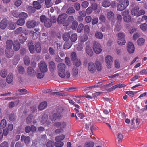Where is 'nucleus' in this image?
<instances>
[{
  "label": "nucleus",
  "instance_id": "nucleus-38",
  "mask_svg": "<svg viewBox=\"0 0 147 147\" xmlns=\"http://www.w3.org/2000/svg\"><path fill=\"white\" fill-rule=\"evenodd\" d=\"M19 16L20 18L23 19L25 20L28 17V15L27 13L22 12L20 13L19 14Z\"/></svg>",
  "mask_w": 147,
  "mask_h": 147
},
{
  "label": "nucleus",
  "instance_id": "nucleus-35",
  "mask_svg": "<svg viewBox=\"0 0 147 147\" xmlns=\"http://www.w3.org/2000/svg\"><path fill=\"white\" fill-rule=\"evenodd\" d=\"M95 36L96 38L99 39H102L103 38V34L100 32H96L95 33Z\"/></svg>",
  "mask_w": 147,
  "mask_h": 147
},
{
  "label": "nucleus",
  "instance_id": "nucleus-56",
  "mask_svg": "<svg viewBox=\"0 0 147 147\" xmlns=\"http://www.w3.org/2000/svg\"><path fill=\"white\" fill-rule=\"evenodd\" d=\"M9 120L11 121H13L15 119V115L14 113H11L9 116Z\"/></svg>",
  "mask_w": 147,
  "mask_h": 147
},
{
  "label": "nucleus",
  "instance_id": "nucleus-21",
  "mask_svg": "<svg viewBox=\"0 0 147 147\" xmlns=\"http://www.w3.org/2000/svg\"><path fill=\"white\" fill-rule=\"evenodd\" d=\"M6 50L11 49L13 44L12 41L11 40H7L6 41Z\"/></svg>",
  "mask_w": 147,
  "mask_h": 147
},
{
  "label": "nucleus",
  "instance_id": "nucleus-45",
  "mask_svg": "<svg viewBox=\"0 0 147 147\" xmlns=\"http://www.w3.org/2000/svg\"><path fill=\"white\" fill-rule=\"evenodd\" d=\"M33 117V115L31 114H30L28 116L26 119V122L27 124H29L31 122Z\"/></svg>",
  "mask_w": 147,
  "mask_h": 147
},
{
  "label": "nucleus",
  "instance_id": "nucleus-6",
  "mask_svg": "<svg viewBox=\"0 0 147 147\" xmlns=\"http://www.w3.org/2000/svg\"><path fill=\"white\" fill-rule=\"evenodd\" d=\"M129 10L127 9L121 12V15L123 17L124 21L127 23L130 22L131 20V16L129 14Z\"/></svg>",
  "mask_w": 147,
  "mask_h": 147
},
{
  "label": "nucleus",
  "instance_id": "nucleus-63",
  "mask_svg": "<svg viewBox=\"0 0 147 147\" xmlns=\"http://www.w3.org/2000/svg\"><path fill=\"white\" fill-rule=\"evenodd\" d=\"M140 28L143 31H145L147 29V24L145 23L142 24L140 26Z\"/></svg>",
  "mask_w": 147,
  "mask_h": 147
},
{
  "label": "nucleus",
  "instance_id": "nucleus-64",
  "mask_svg": "<svg viewBox=\"0 0 147 147\" xmlns=\"http://www.w3.org/2000/svg\"><path fill=\"white\" fill-rule=\"evenodd\" d=\"M0 147H9V144L6 141H4L0 144Z\"/></svg>",
  "mask_w": 147,
  "mask_h": 147
},
{
  "label": "nucleus",
  "instance_id": "nucleus-30",
  "mask_svg": "<svg viewBox=\"0 0 147 147\" xmlns=\"http://www.w3.org/2000/svg\"><path fill=\"white\" fill-rule=\"evenodd\" d=\"M145 40L143 38H140L138 39L137 41V43L138 46H141L144 43Z\"/></svg>",
  "mask_w": 147,
  "mask_h": 147
},
{
  "label": "nucleus",
  "instance_id": "nucleus-17",
  "mask_svg": "<svg viewBox=\"0 0 147 147\" xmlns=\"http://www.w3.org/2000/svg\"><path fill=\"white\" fill-rule=\"evenodd\" d=\"M139 9V7L138 6H135L132 9L131 11V14L132 15L136 16L137 17V15L138 14V11Z\"/></svg>",
  "mask_w": 147,
  "mask_h": 147
},
{
  "label": "nucleus",
  "instance_id": "nucleus-9",
  "mask_svg": "<svg viewBox=\"0 0 147 147\" xmlns=\"http://www.w3.org/2000/svg\"><path fill=\"white\" fill-rule=\"evenodd\" d=\"M38 67L40 71L45 73L47 71V68L46 63L44 61H41L38 64Z\"/></svg>",
  "mask_w": 147,
  "mask_h": 147
},
{
  "label": "nucleus",
  "instance_id": "nucleus-48",
  "mask_svg": "<svg viewBox=\"0 0 147 147\" xmlns=\"http://www.w3.org/2000/svg\"><path fill=\"white\" fill-rule=\"evenodd\" d=\"M34 71V70L31 67H29L27 69V73L30 75H32Z\"/></svg>",
  "mask_w": 147,
  "mask_h": 147
},
{
  "label": "nucleus",
  "instance_id": "nucleus-37",
  "mask_svg": "<svg viewBox=\"0 0 147 147\" xmlns=\"http://www.w3.org/2000/svg\"><path fill=\"white\" fill-rule=\"evenodd\" d=\"M24 61L26 65H28L30 63V58L28 56H26L24 58Z\"/></svg>",
  "mask_w": 147,
  "mask_h": 147
},
{
  "label": "nucleus",
  "instance_id": "nucleus-49",
  "mask_svg": "<svg viewBox=\"0 0 147 147\" xmlns=\"http://www.w3.org/2000/svg\"><path fill=\"white\" fill-rule=\"evenodd\" d=\"M84 28V25L82 23H80L78 26L77 32L78 33H80L83 30Z\"/></svg>",
  "mask_w": 147,
  "mask_h": 147
},
{
  "label": "nucleus",
  "instance_id": "nucleus-47",
  "mask_svg": "<svg viewBox=\"0 0 147 147\" xmlns=\"http://www.w3.org/2000/svg\"><path fill=\"white\" fill-rule=\"evenodd\" d=\"M95 63L97 70L98 71H101L102 69V67L100 62L99 61H97Z\"/></svg>",
  "mask_w": 147,
  "mask_h": 147
},
{
  "label": "nucleus",
  "instance_id": "nucleus-22",
  "mask_svg": "<svg viewBox=\"0 0 147 147\" xmlns=\"http://www.w3.org/2000/svg\"><path fill=\"white\" fill-rule=\"evenodd\" d=\"M71 33V31L68 33H64L62 36L63 39L65 41L68 42L70 38V34Z\"/></svg>",
  "mask_w": 147,
  "mask_h": 147
},
{
  "label": "nucleus",
  "instance_id": "nucleus-54",
  "mask_svg": "<svg viewBox=\"0 0 147 147\" xmlns=\"http://www.w3.org/2000/svg\"><path fill=\"white\" fill-rule=\"evenodd\" d=\"M117 43L118 45H124L125 43V41L124 39H118L117 40Z\"/></svg>",
  "mask_w": 147,
  "mask_h": 147
},
{
  "label": "nucleus",
  "instance_id": "nucleus-5",
  "mask_svg": "<svg viewBox=\"0 0 147 147\" xmlns=\"http://www.w3.org/2000/svg\"><path fill=\"white\" fill-rule=\"evenodd\" d=\"M40 20L42 23H44V25L46 28H49L52 25L50 19L47 18L45 15H42L40 16Z\"/></svg>",
  "mask_w": 147,
  "mask_h": 147
},
{
  "label": "nucleus",
  "instance_id": "nucleus-25",
  "mask_svg": "<svg viewBox=\"0 0 147 147\" xmlns=\"http://www.w3.org/2000/svg\"><path fill=\"white\" fill-rule=\"evenodd\" d=\"M26 36H24L23 34L20 35L19 37V42L21 44H23L27 40V38Z\"/></svg>",
  "mask_w": 147,
  "mask_h": 147
},
{
  "label": "nucleus",
  "instance_id": "nucleus-32",
  "mask_svg": "<svg viewBox=\"0 0 147 147\" xmlns=\"http://www.w3.org/2000/svg\"><path fill=\"white\" fill-rule=\"evenodd\" d=\"M49 68L51 71H53L55 69V65L53 61H51L49 62Z\"/></svg>",
  "mask_w": 147,
  "mask_h": 147
},
{
  "label": "nucleus",
  "instance_id": "nucleus-12",
  "mask_svg": "<svg viewBox=\"0 0 147 147\" xmlns=\"http://www.w3.org/2000/svg\"><path fill=\"white\" fill-rule=\"evenodd\" d=\"M107 66L108 68H110L113 62V58L110 55H108L105 58Z\"/></svg>",
  "mask_w": 147,
  "mask_h": 147
},
{
  "label": "nucleus",
  "instance_id": "nucleus-19",
  "mask_svg": "<svg viewBox=\"0 0 147 147\" xmlns=\"http://www.w3.org/2000/svg\"><path fill=\"white\" fill-rule=\"evenodd\" d=\"M20 42L18 40H16L13 42V49L16 51H18L20 47Z\"/></svg>",
  "mask_w": 147,
  "mask_h": 147
},
{
  "label": "nucleus",
  "instance_id": "nucleus-8",
  "mask_svg": "<svg viewBox=\"0 0 147 147\" xmlns=\"http://www.w3.org/2000/svg\"><path fill=\"white\" fill-rule=\"evenodd\" d=\"M22 33H24L25 35H26L28 34V31L25 28L19 27L14 31V33L16 35L21 34Z\"/></svg>",
  "mask_w": 147,
  "mask_h": 147
},
{
  "label": "nucleus",
  "instance_id": "nucleus-61",
  "mask_svg": "<svg viewBox=\"0 0 147 147\" xmlns=\"http://www.w3.org/2000/svg\"><path fill=\"white\" fill-rule=\"evenodd\" d=\"M92 7H89L86 10V13L87 14L90 15L92 12Z\"/></svg>",
  "mask_w": 147,
  "mask_h": 147
},
{
  "label": "nucleus",
  "instance_id": "nucleus-46",
  "mask_svg": "<svg viewBox=\"0 0 147 147\" xmlns=\"http://www.w3.org/2000/svg\"><path fill=\"white\" fill-rule=\"evenodd\" d=\"M75 11L73 7H71L68 8L66 11L67 14H70L72 13H74Z\"/></svg>",
  "mask_w": 147,
  "mask_h": 147
},
{
  "label": "nucleus",
  "instance_id": "nucleus-1",
  "mask_svg": "<svg viewBox=\"0 0 147 147\" xmlns=\"http://www.w3.org/2000/svg\"><path fill=\"white\" fill-rule=\"evenodd\" d=\"M34 45L35 46L32 40L29 41L28 45V50L30 53L32 54L35 53V51L37 53H39L41 51V47L39 42H37Z\"/></svg>",
  "mask_w": 147,
  "mask_h": 147
},
{
  "label": "nucleus",
  "instance_id": "nucleus-52",
  "mask_svg": "<svg viewBox=\"0 0 147 147\" xmlns=\"http://www.w3.org/2000/svg\"><path fill=\"white\" fill-rule=\"evenodd\" d=\"M65 62L68 66H70L71 65V63L70 62V59L69 57H66L65 59Z\"/></svg>",
  "mask_w": 147,
  "mask_h": 147
},
{
  "label": "nucleus",
  "instance_id": "nucleus-40",
  "mask_svg": "<svg viewBox=\"0 0 147 147\" xmlns=\"http://www.w3.org/2000/svg\"><path fill=\"white\" fill-rule=\"evenodd\" d=\"M102 4V6L105 7H108L111 5L110 2L107 0L103 1Z\"/></svg>",
  "mask_w": 147,
  "mask_h": 147
},
{
  "label": "nucleus",
  "instance_id": "nucleus-3",
  "mask_svg": "<svg viewBox=\"0 0 147 147\" xmlns=\"http://www.w3.org/2000/svg\"><path fill=\"white\" fill-rule=\"evenodd\" d=\"M64 110V108L63 107H58L55 110L56 112L53 113L52 115L50 117V119L53 121L61 119L62 117V113Z\"/></svg>",
  "mask_w": 147,
  "mask_h": 147
},
{
  "label": "nucleus",
  "instance_id": "nucleus-13",
  "mask_svg": "<svg viewBox=\"0 0 147 147\" xmlns=\"http://www.w3.org/2000/svg\"><path fill=\"white\" fill-rule=\"evenodd\" d=\"M53 125L57 128H62L63 129L66 126V124L64 122H56L54 123Z\"/></svg>",
  "mask_w": 147,
  "mask_h": 147
},
{
  "label": "nucleus",
  "instance_id": "nucleus-23",
  "mask_svg": "<svg viewBox=\"0 0 147 147\" xmlns=\"http://www.w3.org/2000/svg\"><path fill=\"white\" fill-rule=\"evenodd\" d=\"M14 52L12 49L6 50L5 53L6 57L9 58L11 57L13 55Z\"/></svg>",
  "mask_w": 147,
  "mask_h": 147
},
{
  "label": "nucleus",
  "instance_id": "nucleus-16",
  "mask_svg": "<svg viewBox=\"0 0 147 147\" xmlns=\"http://www.w3.org/2000/svg\"><path fill=\"white\" fill-rule=\"evenodd\" d=\"M114 24L115 22L114 21H111V22H108L105 26L106 30L109 31L111 30H112Z\"/></svg>",
  "mask_w": 147,
  "mask_h": 147
},
{
  "label": "nucleus",
  "instance_id": "nucleus-29",
  "mask_svg": "<svg viewBox=\"0 0 147 147\" xmlns=\"http://www.w3.org/2000/svg\"><path fill=\"white\" fill-rule=\"evenodd\" d=\"M47 105V103L46 102H41L39 105L38 109L40 110H42L46 107Z\"/></svg>",
  "mask_w": 147,
  "mask_h": 147
},
{
  "label": "nucleus",
  "instance_id": "nucleus-58",
  "mask_svg": "<svg viewBox=\"0 0 147 147\" xmlns=\"http://www.w3.org/2000/svg\"><path fill=\"white\" fill-rule=\"evenodd\" d=\"M74 65L76 66L79 67L81 65V62L79 59H76L74 62Z\"/></svg>",
  "mask_w": 147,
  "mask_h": 147
},
{
  "label": "nucleus",
  "instance_id": "nucleus-39",
  "mask_svg": "<svg viewBox=\"0 0 147 147\" xmlns=\"http://www.w3.org/2000/svg\"><path fill=\"white\" fill-rule=\"evenodd\" d=\"M65 138V135L64 134H62L60 136H57L55 138V141H61L63 140Z\"/></svg>",
  "mask_w": 147,
  "mask_h": 147
},
{
  "label": "nucleus",
  "instance_id": "nucleus-31",
  "mask_svg": "<svg viewBox=\"0 0 147 147\" xmlns=\"http://www.w3.org/2000/svg\"><path fill=\"white\" fill-rule=\"evenodd\" d=\"M13 76L12 74H9L7 76L6 81L8 83H11L13 81Z\"/></svg>",
  "mask_w": 147,
  "mask_h": 147
},
{
  "label": "nucleus",
  "instance_id": "nucleus-60",
  "mask_svg": "<svg viewBox=\"0 0 147 147\" xmlns=\"http://www.w3.org/2000/svg\"><path fill=\"white\" fill-rule=\"evenodd\" d=\"M54 145L53 142L50 140L48 141L47 143L46 146L47 147H53Z\"/></svg>",
  "mask_w": 147,
  "mask_h": 147
},
{
  "label": "nucleus",
  "instance_id": "nucleus-26",
  "mask_svg": "<svg viewBox=\"0 0 147 147\" xmlns=\"http://www.w3.org/2000/svg\"><path fill=\"white\" fill-rule=\"evenodd\" d=\"M78 36L76 33H73L70 35V39L71 42H74L77 40Z\"/></svg>",
  "mask_w": 147,
  "mask_h": 147
},
{
  "label": "nucleus",
  "instance_id": "nucleus-14",
  "mask_svg": "<svg viewBox=\"0 0 147 147\" xmlns=\"http://www.w3.org/2000/svg\"><path fill=\"white\" fill-rule=\"evenodd\" d=\"M127 50L129 53H132L134 51L135 48L134 45L133 43L131 42L128 43L127 46Z\"/></svg>",
  "mask_w": 147,
  "mask_h": 147
},
{
  "label": "nucleus",
  "instance_id": "nucleus-27",
  "mask_svg": "<svg viewBox=\"0 0 147 147\" xmlns=\"http://www.w3.org/2000/svg\"><path fill=\"white\" fill-rule=\"evenodd\" d=\"M73 43L70 42H66L63 45V47L65 49H69L72 46Z\"/></svg>",
  "mask_w": 147,
  "mask_h": 147
},
{
  "label": "nucleus",
  "instance_id": "nucleus-20",
  "mask_svg": "<svg viewBox=\"0 0 147 147\" xmlns=\"http://www.w3.org/2000/svg\"><path fill=\"white\" fill-rule=\"evenodd\" d=\"M21 140L24 141L26 144H28L30 142V138L29 136H22L21 137Z\"/></svg>",
  "mask_w": 147,
  "mask_h": 147
},
{
  "label": "nucleus",
  "instance_id": "nucleus-53",
  "mask_svg": "<svg viewBox=\"0 0 147 147\" xmlns=\"http://www.w3.org/2000/svg\"><path fill=\"white\" fill-rule=\"evenodd\" d=\"M26 51L25 48L21 47L20 50V53L21 56H23L26 54Z\"/></svg>",
  "mask_w": 147,
  "mask_h": 147
},
{
  "label": "nucleus",
  "instance_id": "nucleus-11",
  "mask_svg": "<svg viewBox=\"0 0 147 147\" xmlns=\"http://www.w3.org/2000/svg\"><path fill=\"white\" fill-rule=\"evenodd\" d=\"M37 24V22L34 20H32L28 21L26 23V26L28 28H34Z\"/></svg>",
  "mask_w": 147,
  "mask_h": 147
},
{
  "label": "nucleus",
  "instance_id": "nucleus-51",
  "mask_svg": "<svg viewBox=\"0 0 147 147\" xmlns=\"http://www.w3.org/2000/svg\"><path fill=\"white\" fill-rule=\"evenodd\" d=\"M47 140V136L46 135L44 134L42 135L40 138V142L43 143H46Z\"/></svg>",
  "mask_w": 147,
  "mask_h": 147
},
{
  "label": "nucleus",
  "instance_id": "nucleus-4",
  "mask_svg": "<svg viewBox=\"0 0 147 147\" xmlns=\"http://www.w3.org/2000/svg\"><path fill=\"white\" fill-rule=\"evenodd\" d=\"M68 16L65 13H63L59 15L57 19V22L59 24H62L63 26H67L69 25L68 22H67V19Z\"/></svg>",
  "mask_w": 147,
  "mask_h": 147
},
{
  "label": "nucleus",
  "instance_id": "nucleus-41",
  "mask_svg": "<svg viewBox=\"0 0 147 147\" xmlns=\"http://www.w3.org/2000/svg\"><path fill=\"white\" fill-rule=\"evenodd\" d=\"M25 22V20L23 19L20 18L17 21L16 24L18 25L22 26L24 24Z\"/></svg>",
  "mask_w": 147,
  "mask_h": 147
},
{
  "label": "nucleus",
  "instance_id": "nucleus-59",
  "mask_svg": "<svg viewBox=\"0 0 147 147\" xmlns=\"http://www.w3.org/2000/svg\"><path fill=\"white\" fill-rule=\"evenodd\" d=\"M76 53L75 52H72L71 54V60L72 61L75 60L76 59Z\"/></svg>",
  "mask_w": 147,
  "mask_h": 147
},
{
  "label": "nucleus",
  "instance_id": "nucleus-34",
  "mask_svg": "<svg viewBox=\"0 0 147 147\" xmlns=\"http://www.w3.org/2000/svg\"><path fill=\"white\" fill-rule=\"evenodd\" d=\"M95 144L92 141L87 142L85 143L84 147H93Z\"/></svg>",
  "mask_w": 147,
  "mask_h": 147
},
{
  "label": "nucleus",
  "instance_id": "nucleus-44",
  "mask_svg": "<svg viewBox=\"0 0 147 147\" xmlns=\"http://www.w3.org/2000/svg\"><path fill=\"white\" fill-rule=\"evenodd\" d=\"M78 25V23L76 21L74 20L72 22L71 26V28L73 30H76Z\"/></svg>",
  "mask_w": 147,
  "mask_h": 147
},
{
  "label": "nucleus",
  "instance_id": "nucleus-28",
  "mask_svg": "<svg viewBox=\"0 0 147 147\" xmlns=\"http://www.w3.org/2000/svg\"><path fill=\"white\" fill-rule=\"evenodd\" d=\"M33 4L34 7L37 9H39L41 8V4L37 1H34L33 2Z\"/></svg>",
  "mask_w": 147,
  "mask_h": 147
},
{
  "label": "nucleus",
  "instance_id": "nucleus-43",
  "mask_svg": "<svg viewBox=\"0 0 147 147\" xmlns=\"http://www.w3.org/2000/svg\"><path fill=\"white\" fill-rule=\"evenodd\" d=\"M7 125L6 120L5 119H2L0 123V127L2 128H4Z\"/></svg>",
  "mask_w": 147,
  "mask_h": 147
},
{
  "label": "nucleus",
  "instance_id": "nucleus-10",
  "mask_svg": "<svg viewBox=\"0 0 147 147\" xmlns=\"http://www.w3.org/2000/svg\"><path fill=\"white\" fill-rule=\"evenodd\" d=\"M88 67L89 71L91 74L94 73L96 69L94 64L92 62H90L88 64Z\"/></svg>",
  "mask_w": 147,
  "mask_h": 147
},
{
  "label": "nucleus",
  "instance_id": "nucleus-33",
  "mask_svg": "<svg viewBox=\"0 0 147 147\" xmlns=\"http://www.w3.org/2000/svg\"><path fill=\"white\" fill-rule=\"evenodd\" d=\"M20 57L19 55H17L14 56L13 60V63L14 65H16L17 64L20 59Z\"/></svg>",
  "mask_w": 147,
  "mask_h": 147
},
{
  "label": "nucleus",
  "instance_id": "nucleus-57",
  "mask_svg": "<svg viewBox=\"0 0 147 147\" xmlns=\"http://www.w3.org/2000/svg\"><path fill=\"white\" fill-rule=\"evenodd\" d=\"M7 74V70H2L0 72V75L3 78H5L6 77Z\"/></svg>",
  "mask_w": 147,
  "mask_h": 147
},
{
  "label": "nucleus",
  "instance_id": "nucleus-36",
  "mask_svg": "<svg viewBox=\"0 0 147 147\" xmlns=\"http://www.w3.org/2000/svg\"><path fill=\"white\" fill-rule=\"evenodd\" d=\"M123 5V3H121V1H119V3H118L117 8L118 11H121L125 9Z\"/></svg>",
  "mask_w": 147,
  "mask_h": 147
},
{
  "label": "nucleus",
  "instance_id": "nucleus-24",
  "mask_svg": "<svg viewBox=\"0 0 147 147\" xmlns=\"http://www.w3.org/2000/svg\"><path fill=\"white\" fill-rule=\"evenodd\" d=\"M107 16L109 20H111V21H113L114 14L113 12L110 11L107 13Z\"/></svg>",
  "mask_w": 147,
  "mask_h": 147
},
{
  "label": "nucleus",
  "instance_id": "nucleus-55",
  "mask_svg": "<svg viewBox=\"0 0 147 147\" xmlns=\"http://www.w3.org/2000/svg\"><path fill=\"white\" fill-rule=\"evenodd\" d=\"M34 7L31 6H29L28 9V11L30 13H32L34 12L36 10Z\"/></svg>",
  "mask_w": 147,
  "mask_h": 147
},
{
  "label": "nucleus",
  "instance_id": "nucleus-7",
  "mask_svg": "<svg viewBox=\"0 0 147 147\" xmlns=\"http://www.w3.org/2000/svg\"><path fill=\"white\" fill-rule=\"evenodd\" d=\"M93 48L94 52L96 54H99L102 51L101 45L96 41L94 42Z\"/></svg>",
  "mask_w": 147,
  "mask_h": 147
},
{
  "label": "nucleus",
  "instance_id": "nucleus-42",
  "mask_svg": "<svg viewBox=\"0 0 147 147\" xmlns=\"http://www.w3.org/2000/svg\"><path fill=\"white\" fill-rule=\"evenodd\" d=\"M56 147H62L64 145V143L61 141H56L54 144Z\"/></svg>",
  "mask_w": 147,
  "mask_h": 147
},
{
  "label": "nucleus",
  "instance_id": "nucleus-50",
  "mask_svg": "<svg viewBox=\"0 0 147 147\" xmlns=\"http://www.w3.org/2000/svg\"><path fill=\"white\" fill-rule=\"evenodd\" d=\"M121 3H123V5L126 8L129 5V1L128 0H122L121 1Z\"/></svg>",
  "mask_w": 147,
  "mask_h": 147
},
{
  "label": "nucleus",
  "instance_id": "nucleus-15",
  "mask_svg": "<svg viewBox=\"0 0 147 147\" xmlns=\"http://www.w3.org/2000/svg\"><path fill=\"white\" fill-rule=\"evenodd\" d=\"M7 24V20L6 19H3L0 22V28L1 29L6 28Z\"/></svg>",
  "mask_w": 147,
  "mask_h": 147
},
{
  "label": "nucleus",
  "instance_id": "nucleus-2",
  "mask_svg": "<svg viewBox=\"0 0 147 147\" xmlns=\"http://www.w3.org/2000/svg\"><path fill=\"white\" fill-rule=\"evenodd\" d=\"M65 65L63 63H60L59 64L57 67L58 70V74L59 76L62 78L65 77L66 78H68L70 76L69 72L68 71H66L65 73Z\"/></svg>",
  "mask_w": 147,
  "mask_h": 147
},
{
  "label": "nucleus",
  "instance_id": "nucleus-18",
  "mask_svg": "<svg viewBox=\"0 0 147 147\" xmlns=\"http://www.w3.org/2000/svg\"><path fill=\"white\" fill-rule=\"evenodd\" d=\"M85 51L86 53L89 56H92L93 54V52L91 47L88 46L85 49Z\"/></svg>",
  "mask_w": 147,
  "mask_h": 147
},
{
  "label": "nucleus",
  "instance_id": "nucleus-62",
  "mask_svg": "<svg viewBox=\"0 0 147 147\" xmlns=\"http://www.w3.org/2000/svg\"><path fill=\"white\" fill-rule=\"evenodd\" d=\"M18 70L19 73L20 74H22L24 72V68L22 66H20L18 67Z\"/></svg>",
  "mask_w": 147,
  "mask_h": 147
}]
</instances>
